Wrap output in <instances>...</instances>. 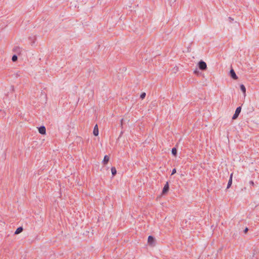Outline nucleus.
<instances>
[{
	"label": "nucleus",
	"mask_w": 259,
	"mask_h": 259,
	"mask_svg": "<svg viewBox=\"0 0 259 259\" xmlns=\"http://www.w3.org/2000/svg\"><path fill=\"white\" fill-rule=\"evenodd\" d=\"M198 65L199 68L201 70H204L207 68L206 63L202 60L199 61Z\"/></svg>",
	"instance_id": "nucleus-1"
},
{
	"label": "nucleus",
	"mask_w": 259,
	"mask_h": 259,
	"mask_svg": "<svg viewBox=\"0 0 259 259\" xmlns=\"http://www.w3.org/2000/svg\"><path fill=\"white\" fill-rule=\"evenodd\" d=\"M241 111V107L240 106L238 107L235 112V113L234 114L232 119H236L239 116V114L240 113Z\"/></svg>",
	"instance_id": "nucleus-2"
},
{
	"label": "nucleus",
	"mask_w": 259,
	"mask_h": 259,
	"mask_svg": "<svg viewBox=\"0 0 259 259\" xmlns=\"http://www.w3.org/2000/svg\"><path fill=\"white\" fill-rule=\"evenodd\" d=\"M148 244L151 246L155 244V238L152 236H149L148 238Z\"/></svg>",
	"instance_id": "nucleus-3"
},
{
	"label": "nucleus",
	"mask_w": 259,
	"mask_h": 259,
	"mask_svg": "<svg viewBox=\"0 0 259 259\" xmlns=\"http://www.w3.org/2000/svg\"><path fill=\"white\" fill-rule=\"evenodd\" d=\"M230 75L233 79L236 80L238 79V76H237L235 71L233 69H231L230 70Z\"/></svg>",
	"instance_id": "nucleus-4"
},
{
	"label": "nucleus",
	"mask_w": 259,
	"mask_h": 259,
	"mask_svg": "<svg viewBox=\"0 0 259 259\" xmlns=\"http://www.w3.org/2000/svg\"><path fill=\"white\" fill-rule=\"evenodd\" d=\"M169 190V184H168V182H167L166 183V184H165V185L164 186V187L163 188V189H162V194H164L165 193H166Z\"/></svg>",
	"instance_id": "nucleus-5"
},
{
	"label": "nucleus",
	"mask_w": 259,
	"mask_h": 259,
	"mask_svg": "<svg viewBox=\"0 0 259 259\" xmlns=\"http://www.w3.org/2000/svg\"><path fill=\"white\" fill-rule=\"evenodd\" d=\"M38 131L40 134L44 135L46 132V127L43 125L41 126L38 128Z\"/></svg>",
	"instance_id": "nucleus-6"
},
{
	"label": "nucleus",
	"mask_w": 259,
	"mask_h": 259,
	"mask_svg": "<svg viewBox=\"0 0 259 259\" xmlns=\"http://www.w3.org/2000/svg\"><path fill=\"white\" fill-rule=\"evenodd\" d=\"M93 134L95 136H97L99 134V130H98V125L96 124L95 126H94V130H93Z\"/></svg>",
	"instance_id": "nucleus-7"
},
{
	"label": "nucleus",
	"mask_w": 259,
	"mask_h": 259,
	"mask_svg": "<svg viewBox=\"0 0 259 259\" xmlns=\"http://www.w3.org/2000/svg\"><path fill=\"white\" fill-rule=\"evenodd\" d=\"M232 176H233V174H231L230 175L229 181L228 182L227 187V189L229 188L232 184Z\"/></svg>",
	"instance_id": "nucleus-8"
},
{
	"label": "nucleus",
	"mask_w": 259,
	"mask_h": 259,
	"mask_svg": "<svg viewBox=\"0 0 259 259\" xmlns=\"http://www.w3.org/2000/svg\"><path fill=\"white\" fill-rule=\"evenodd\" d=\"M109 160V157L108 155H105L104 157L103 160L102 161L104 164H106Z\"/></svg>",
	"instance_id": "nucleus-9"
},
{
	"label": "nucleus",
	"mask_w": 259,
	"mask_h": 259,
	"mask_svg": "<svg viewBox=\"0 0 259 259\" xmlns=\"http://www.w3.org/2000/svg\"><path fill=\"white\" fill-rule=\"evenodd\" d=\"M23 229L22 227H18L15 232V234H19L21 233L23 231Z\"/></svg>",
	"instance_id": "nucleus-10"
},
{
	"label": "nucleus",
	"mask_w": 259,
	"mask_h": 259,
	"mask_svg": "<svg viewBox=\"0 0 259 259\" xmlns=\"http://www.w3.org/2000/svg\"><path fill=\"white\" fill-rule=\"evenodd\" d=\"M13 51L15 53H17L18 54H20L21 52V49L19 47H15L13 49Z\"/></svg>",
	"instance_id": "nucleus-11"
},
{
	"label": "nucleus",
	"mask_w": 259,
	"mask_h": 259,
	"mask_svg": "<svg viewBox=\"0 0 259 259\" xmlns=\"http://www.w3.org/2000/svg\"><path fill=\"white\" fill-rule=\"evenodd\" d=\"M111 170V173H112V176H114L116 174V172H117L116 168L115 167H112Z\"/></svg>",
	"instance_id": "nucleus-12"
},
{
	"label": "nucleus",
	"mask_w": 259,
	"mask_h": 259,
	"mask_svg": "<svg viewBox=\"0 0 259 259\" xmlns=\"http://www.w3.org/2000/svg\"><path fill=\"white\" fill-rule=\"evenodd\" d=\"M171 153L173 155L176 156L177 154V149L176 147H174L172 148L171 150Z\"/></svg>",
	"instance_id": "nucleus-13"
},
{
	"label": "nucleus",
	"mask_w": 259,
	"mask_h": 259,
	"mask_svg": "<svg viewBox=\"0 0 259 259\" xmlns=\"http://www.w3.org/2000/svg\"><path fill=\"white\" fill-rule=\"evenodd\" d=\"M240 88L241 91L243 93H245L246 88H245V86L243 84H241Z\"/></svg>",
	"instance_id": "nucleus-14"
},
{
	"label": "nucleus",
	"mask_w": 259,
	"mask_h": 259,
	"mask_svg": "<svg viewBox=\"0 0 259 259\" xmlns=\"http://www.w3.org/2000/svg\"><path fill=\"white\" fill-rule=\"evenodd\" d=\"M18 59V57L16 55H13L12 57V60L13 62H16Z\"/></svg>",
	"instance_id": "nucleus-15"
},
{
	"label": "nucleus",
	"mask_w": 259,
	"mask_h": 259,
	"mask_svg": "<svg viewBox=\"0 0 259 259\" xmlns=\"http://www.w3.org/2000/svg\"><path fill=\"white\" fill-rule=\"evenodd\" d=\"M146 96V93H142L141 95H140V98L142 99H143L145 98Z\"/></svg>",
	"instance_id": "nucleus-16"
},
{
	"label": "nucleus",
	"mask_w": 259,
	"mask_h": 259,
	"mask_svg": "<svg viewBox=\"0 0 259 259\" xmlns=\"http://www.w3.org/2000/svg\"><path fill=\"white\" fill-rule=\"evenodd\" d=\"M176 172V168H174V169L172 170L171 175H174Z\"/></svg>",
	"instance_id": "nucleus-17"
},
{
	"label": "nucleus",
	"mask_w": 259,
	"mask_h": 259,
	"mask_svg": "<svg viewBox=\"0 0 259 259\" xmlns=\"http://www.w3.org/2000/svg\"><path fill=\"white\" fill-rule=\"evenodd\" d=\"M249 184L251 186H254V184L253 181H250L249 182Z\"/></svg>",
	"instance_id": "nucleus-18"
},
{
	"label": "nucleus",
	"mask_w": 259,
	"mask_h": 259,
	"mask_svg": "<svg viewBox=\"0 0 259 259\" xmlns=\"http://www.w3.org/2000/svg\"><path fill=\"white\" fill-rule=\"evenodd\" d=\"M248 231V229L247 227H246L245 229L244 230L243 232L244 233H246Z\"/></svg>",
	"instance_id": "nucleus-19"
},
{
	"label": "nucleus",
	"mask_w": 259,
	"mask_h": 259,
	"mask_svg": "<svg viewBox=\"0 0 259 259\" xmlns=\"http://www.w3.org/2000/svg\"><path fill=\"white\" fill-rule=\"evenodd\" d=\"M123 119H121V120H120V125H121V126H122V124H123Z\"/></svg>",
	"instance_id": "nucleus-20"
},
{
	"label": "nucleus",
	"mask_w": 259,
	"mask_h": 259,
	"mask_svg": "<svg viewBox=\"0 0 259 259\" xmlns=\"http://www.w3.org/2000/svg\"><path fill=\"white\" fill-rule=\"evenodd\" d=\"M229 19L230 20V22H232V21H233V19L231 17H229Z\"/></svg>",
	"instance_id": "nucleus-21"
}]
</instances>
